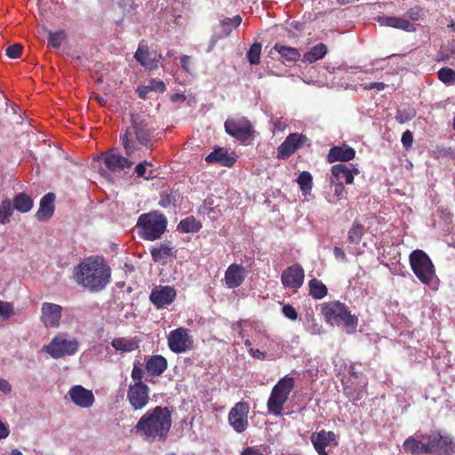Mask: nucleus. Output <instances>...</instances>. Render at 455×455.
<instances>
[{"label":"nucleus","mask_w":455,"mask_h":455,"mask_svg":"<svg viewBox=\"0 0 455 455\" xmlns=\"http://www.w3.org/2000/svg\"><path fill=\"white\" fill-rule=\"evenodd\" d=\"M422 439L427 441L430 454L451 455L455 452L454 438L449 435L435 430L422 435Z\"/></svg>","instance_id":"obj_8"},{"label":"nucleus","mask_w":455,"mask_h":455,"mask_svg":"<svg viewBox=\"0 0 455 455\" xmlns=\"http://www.w3.org/2000/svg\"><path fill=\"white\" fill-rule=\"evenodd\" d=\"M179 228L185 233L195 232L198 229L197 223L194 218L182 220L179 224Z\"/></svg>","instance_id":"obj_46"},{"label":"nucleus","mask_w":455,"mask_h":455,"mask_svg":"<svg viewBox=\"0 0 455 455\" xmlns=\"http://www.w3.org/2000/svg\"><path fill=\"white\" fill-rule=\"evenodd\" d=\"M78 350V342L76 339H68L61 335L55 336L45 351L52 358L58 359L65 355H72Z\"/></svg>","instance_id":"obj_11"},{"label":"nucleus","mask_w":455,"mask_h":455,"mask_svg":"<svg viewBox=\"0 0 455 455\" xmlns=\"http://www.w3.org/2000/svg\"><path fill=\"white\" fill-rule=\"evenodd\" d=\"M67 37L65 30L60 29L56 32L50 31L48 36V44L55 49H59L62 41Z\"/></svg>","instance_id":"obj_44"},{"label":"nucleus","mask_w":455,"mask_h":455,"mask_svg":"<svg viewBox=\"0 0 455 455\" xmlns=\"http://www.w3.org/2000/svg\"><path fill=\"white\" fill-rule=\"evenodd\" d=\"M364 234V226L359 220H355L347 232V241L353 244H359Z\"/></svg>","instance_id":"obj_37"},{"label":"nucleus","mask_w":455,"mask_h":455,"mask_svg":"<svg viewBox=\"0 0 455 455\" xmlns=\"http://www.w3.org/2000/svg\"><path fill=\"white\" fill-rule=\"evenodd\" d=\"M14 314L13 306L10 302L0 300V318L9 319Z\"/></svg>","instance_id":"obj_47"},{"label":"nucleus","mask_w":455,"mask_h":455,"mask_svg":"<svg viewBox=\"0 0 455 455\" xmlns=\"http://www.w3.org/2000/svg\"><path fill=\"white\" fill-rule=\"evenodd\" d=\"M205 161L208 164H219L221 166L232 167L236 161V156L234 153L228 154L227 148L219 147L205 157Z\"/></svg>","instance_id":"obj_21"},{"label":"nucleus","mask_w":455,"mask_h":455,"mask_svg":"<svg viewBox=\"0 0 455 455\" xmlns=\"http://www.w3.org/2000/svg\"><path fill=\"white\" fill-rule=\"evenodd\" d=\"M309 294L315 299H321L327 295V287L323 282L313 278L308 283Z\"/></svg>","instance_id":"obj_38"},{"label":"nucleus","mask_w":455,"mask_h":455,"mask_svg":"<svg viewBox=\"0 0 455 455\" xmlns=\"http://www.w3.org/2000/svg\"><path fill=\"white\" fill-rule=\"evenodd\" d=\"M349 374V377L342 381L344 394L350 401L356 402L361 400L365 393L366 378L363 373L356 372L354 366L350 367Z\"/></svg>","instance_id":"obj_9"},{"label":"nucleus","mask_w":455,"mask_h":455,"mask_svg":"<svg viewBox=\"0 0 455 455\" xmlns=\"http://www.w3.org/2000/svg\"><path fill=\"white\" fill-rule=\"evenodd\" d=\"M225 131L243 144L247 143L255 132L251 123L243 116L228 119L225 122Z\"/></svg>","instance_id":"obj_10"},{"label":"nucleus","mask_w":455,"mask_h":455,"mask_svg":"<svg viewBox=\"0 0 455 455\" xmlns=\"http://www.w3.org/2000/svg\"><path fill=\"white\" fill-rule=\"evenodd\" d=\"M249 354L253 357L260 360H265L267 358V353L260 351L258 348H250L248 350Z\"/></svg>","instance_id":"obj_55"},{"label":"nucleus","mask_w":455,"mask_h":455,"mask_svg":"<svg viewBox=\"0 0 455 455\" xmlns=\"http://www.w3.org/2000/svg\"><path fill=\"white\" fill-rule=\"evenodd\" d=\"M330 183L332 187H334V195L339 198L345 190V187L342 181H339L333 178H331Z\"/></svg>","instance_id":"obj_53"},{"label":"nucleus","mask_w":455,"mask_h":455,"mask_svg":"<svg viewBox=\"0 0 455 455\" xmlns=\"http://www.w3.org/2000/svg\"><path fill=\"white\" fill-rule=\"evenodd\" d=\"M386 87V84L384 83H379V82H375V83H371L368 86H367V89H376L378 91H382L384 90Z\"/></svg>","instance_id":"obj_61"},{"label":"nucleus","mask_w":455,"mask_h":455,"mask_svg":"<svg viewBox=\"0 0 455 455\" xmlns=\"http://www.w3.org/2000/svg\"><path fill=\"white\" fill-rule=\"evenodd\" d=\"M14 207L10 199H4L0 204V224L5 225L10 222L13 214Z\"/></svg>","instance_id":"obj_41"},{"label":"nucleus","mask_w":455,"mask_h":455,"mask_svg":"<svg viewBox=\"0 0 455 455\" xmlns=\"http://www.w3.org/2000/svg\"><path fill=\"white\" fill-rule=\"evenodd\" d=\"M22 48L20 44H12L6 48L5 54L11 59H17L20 56Z\"/></svg>","instance_id":"obj_50"},{"label":"nucleus","mask_w":455,"mask_h":455,"mask_svg":"<svg viewBox=\"0 0 455 455\" xmlns=\"http://www.w3.org/2000/svg\"><path fill=\"white\" fill-rule=\"evenodd\" d=\"M308 141V138L299 132L289 134L283 142L277 148V158L280 160L288 159L298 149L304 147Z\"/></svg>","instance_id":"obj_15"},{"label":"nucleus","mask_w":455,"mask_h":455,"mask_svg":"<svg viewBox=\"0 0 455 455\" xmlns=\"http://www.w3.org/2000/svg\"><path fill=\"white\" fill-rule=\"evenodd\" d=\"M147 166H152V164L148 161H143L142 163H140L135 167V172L138 177H143L148 180L149 179L152 178V171L150 172L148 176H146Z\"/></svg>","instance_id":"obj_49"},{"label":"nucleus","mask_w":455,"mask_h":455,"mask_svg":"<svg viewBox=\"0 0 455 455\" xmlns=\"http://www.w3.org/2000/svg\"><path fill=\"white\" fill-rule=\"evenodd\" d=\"M172 426V411L166 406L148 410L134 427L136 434L145 442L164 443Z\"/></svg>","instance_id":"obj_1"},{"label":"nucleus","mask_w":455,"mask_h":455,"mask_svg":"<svg viewBox=\"0 0 455 455\" xmlns=\"http://www.w3.org/2000/svg\"><path fill=\"white\" fill-rule=\"evenodd\" d=\"M132 135L135 136L138 142L145 147L151 145L152 132L148 124L138 117L132 116V125L121 136L123 146L125 149V154L132 156L137 150L132 140Z\"/></svg>","instance_id":"obj_3"},{"label":"nucleus","mask_w":455,"mask_h":455,"mask_svg":"<svg viewBox=\"0 0 455 455\" xmlns=\"http://www.w3.org/2000/svg\"><path fill=\"white\" fill-rule=\"evenodd\" d=\"M151 256L155 262L165 264L167 259L176 257L173 247L170 242H165L154 246L151 250Z\"/></svg>","instance_id":"obj_29"},{"label":"nucleus","mask_w":455,"mask_h":455,"mask_svg":"<svg viewBox=\"0 0 455 455\" xmlns=\"http://www.w3.org/2000/svg\"><path fill=\"white\" fill-rule=\"evenodd\" d=\"M321 312L325 321L331 325L346 326L355 330L358 325V318L351 315L347 307L338 300L329 301L322 305Z\"/></svg>","instance_id":"obj_4"},{"label":"nucleus","mask_w":455,"mask_h":455,"mask_svg":"<svg viewBox=\"0 0 455 455\" xmlns=\"http://www.w3.org/2000/svg\"><path fill=\"white\" fill-rule=\"evenodd\" d=\"M150 388L147 384L129 385L127 401L133 411L145 409L150 401Z\"/></svg>","instance_id":"obj_13"},{"label":"nucleus","mask_w":455,"mask_h":455,"mask_svg":"<svg viewBox=\"0 0 455 455\" xmlns=\"http://www.w3.org/2000/svg\"><path fill=\"white\" fill-rule=\"evenodd\" d=\"M402 144L405 149H409L412 146L413 135L409 130L405 131L401 139Z\"/></svg>","instance_id":"obj_52"},{"label":"nucleus","mask_w":455,"mask_h":455,"mask_svg":"<svg viewBox=\"0 0 455 455\" xmlns=\"http://www.w3.org/2000/svg\"><path fill=\"white\" fill-rule=\"evenodd\" d=\"M111 269L103 258L88 257L74 268L76 282L92 292L103 290L110 282Z\"/></svg>","instance_id":"obj_2"},{"label":"nucleus","mask_w":455,"mask_h":455,"mask_svg":"<svg viewBox=\"0 0 455 455\" xmlns=\"http://www.w3.org/2000/svg\"><path fill=\"white\" fill-rule=\"evenodd\" d=\"M240 455H264L259 449L255 447H247L243 449Z\"/></svg>","instance_id":"obj_59"},{"label":"nucleus","mask_w":455,"mask_h":455,"mask_svg":"<svg viewBox=\"0 0 455 455\" xmlns=\"http://www.w3.org/2000/svg\"><path fill=\"white\" fill-rule=\"evenodd\" d=\"M62 307L60 305L44 302L41 307L40 321L46 328H58L60 325Z\"/></svg>","instance_id":"obj_16"},{"label":"nucleus","mask_w":455,"mask_h":455,"mask_svg":"<svg viewBox=\"0 0 455 455\" xmlns=\"http://www.w3.org/2000/svg\"><path fill=\"white\" fill-rule=\"evenodd\" d=\"M249 403L246 402L236 403L229 411L228 422L237 433L244 432L248 426Z\"/></svg>","instance_id":"obj_12"},{"label":"nucleus","mask_w":455,"mask_h":455,"mask_svg":"<svg viewBox=\"0 0 455 455\" xmlns=\"http://www.w3.org/2000/svg\"><path fill=\"white\" fill-rule=\"evenodd\" d=\"M262 45L260 43H254L251 45L248 52L247 59L251 65H258L260 62Z\"/></svg>","instance_id":"obj_42"},{"label":"nucleus","mask_w":455,"mask_h":455,"mask_svg":"<svg viewBox=\"0 0 455 455\" xmlns=\"http://www.w3.org/2000/svg\"><path fill=\"white\" fill-rule=\"evenodd\" d=\"M166 219L161 214L144 213L139 217L137 228L142 238L154 241L161 237L166 229Z\"/></svg>","instance_id":"obj_7"},{"label":"nucleus","mask_w":455,"mask_h":455,"mask_svg":"<svg viewBox=\"0 0 455 455\" xmlns=\"http://www.w3.org/2000/svg\"><path fill=\"white\" fill-rule=\"evenodd\" d=\"M274 50H275L285 61L295 62L300 59V52L297 48L275 44Z\"/></svg>","instance_id":"obj_36"},{"label":"nucleus","mask_w":455,"mask_h":455,"mask_svg":"<svg viewBox=\"0 0 455 455\" xmlns=\"http://www.w3.org/2000/svg\"><path fill=\"white\" fill-rule=\"evenodd\" d=\"M166 90L165 84L161 80L152 79L147 85H140L137 88L136 92L139 97L142 100H146L149 92H164Z\"/></svg>","instance_id":"obj_34"},{"label":"nucleus","mask_w":455,"mask_h":455,"mask_svg":"<svg viewBox=\"0 0 455 455\" xmlns=\"http://www.w3.org/2000/svg\"><path fill=\"white\" fill-rule=\"evenodd\" d=\"M167 369V360L160 355H152L146 363V370L152 376H160Z\"/></svg>","instance_id":"obj_31"},{"label":"nucleus","mask_w":455,"mask_h":455,"mask_svg":"<svg viewBox=\"0 0 455 455\" xmlns=\"http://www.w3.org/2000/svg\"><path fill=\"white\" fill-rule=\"evenodd\" d=\"M333 254L335 258L340 261H345L347 259L346 253L344 250L339 246H335L333 249Z\"/></svg>","instance_id":"obj_57"},{"label":"nucleus","mask_w":455,"mask_h":455,"mask_svg":"<svg viewBox=\"0 0 455 455\" xmlns=\"http://www.w3.org/2000/svg\"><path fill=\"white\" fill-rule=\"evenodd\" d=\"M68 395L71 401L82 408H90L95 401L92 392L81 385L72 387L68 391Z\"/></svg>","instance_id":"obj_19"},{"label":"nucleus","mask_w":455,"mask_h":455,"mask_svg":"<svg viewBox=\"0 0 455 455\" xmlns=\"http://www.w3.org/2000/svg\"><path fill=\"white\" fill-rule=\"evenodd\" d=\"M416 110L412 107H408L403 109L397 110L395 114V120L399 124H405L416 116Z\"/></svg>","instance_id":"obj_43"},{"label":"nucleus","mask_w":455,"mask_h":455,"mask_svg":"<svg viewBox=\"0 0 455 455\" xmlns=\"http://www.w3.org/2000/svg\"><path fill=\"white\" fill-rule=\"evenodd\" d=\"M54 200H55V195L51 192L47 193L41 198L39 209L36 212V218L39 221H46L53 215Z\"/></svg>","instance_id":"obj_27"},{"label":"nucleus","mask_w":455,"mask_h":455,"mask_svg":"<svg viewBox=\"0 0 455 455\" xmlns=\"http://www.w3.org/2000/svg\"><path fill=\"white\" fill-rule=\"evenodd\" d=\"M283 315L292 321H295L298 318V312L295 307L290 304L283 305L282 307Z\"/></svg>","instance_id":"obj_51"},{"label":"nucleus","mask_w":455,"mask_h":455,"mask_svg":"<svg viewBox=\"0 0 455 455\" xmlns=\"http://www.w3.org/2000/svg\"><path fill=\"white\" fill-rule=\"evenodd\" d=\"M310 440L316 452L319 455H328L325 448L331 443L336 441V435L332 431H325L324 429L313 433Z\"/></svg>","instance_id":"obj_22"},{"label":"nucleus","mask_w":455,"mask_h":455,"mask_svg":"<svg viewBox=\"0 0 455 455\" xmlns=\"http://www.w3.org/2000/svg\"><path fill=\"white\" fill-rule=\"evenodd\" d=\"M131 376H132V378L134 382L131 383L130 385L145 384L143 382L144 371H143V370L138 364L135 363L133 365Z\"/></svg>","instance_id":"obj_48"},{"label":"nucleus","mask_w":455,"mask_h":455,"mask_svg":"<svg viewBox=\"0 0 455 455\" xmlns=\"http://www.w3.org/2000/svg\"><path fill=\"white\" fill-rule=\"evenodd\" d=\"M177 292L173 287L159 286L151 291L149 299L157 308H164L174 301Z\"/></svg>","instance_id":"obj_18"},{"label":"nucleus","mask_w":455,"mask_h":455,"mask_svg":"<svg viewBox=\"0 0 455 455\" xmlns=\"http://www.w3.org/2000/svg\"><path fill=\"white\" fill-rule=\"evenodd\" d=\"M134 57L141 66L147 69L153 70L158 67V60L161 55H157L156 52H150L148 46L140 44Z\"/></svg>","instance_id":"obj_23"},{"label":"nucleus","mask_w":455,"mask_h":455,"mask_svg":"<svg viewBox=\"0 0 455 455\" xmlns=\"http://www.w3.org/2000/svg\"><path fill=\"white\" fill-rule=\"evenodd\" d=\"M358 173L359 171L357 168L349 169L344 164H338L331 167V178L339 181H342V180H344L347 184H352L354 181V176Z\"/></svg>","instance_id":"obj_30"},{"label":"nucleus","mask_w":455,"mask_h":455,"mask_svg":"<svg viewBox=\"0 0 455 455\" xmlns=\"http://www.w3.org/2000/svg\"><path fill=\"white\" fill-rule=\"evenodd\" d=\"M355 156V149L344 144L342 146H333L331 148L327 155V161L330 164L334 162H348L354 159Z\"/></svg>","instance_id":"obj_25"},{"label":"nucleus","mask_w":455,"mask_h":455,"mask_svg":"<svg viewBox=\"0 0 455 455\" xmlns=\"http://www.w3.org/2000/svg\"><path fill=\"white\" fill-rule=\"evenodd\" d=\"M409 262L412 272L423 284L429 285L437 278L435 266L424 251H412L409 256Z\"/></svg>","instance_id":"obj_6"},{"label":"nucleus","mask_w":455,"mask_h":455,"mask_svg":"<svg viewBox=\"0 0 455 455\" xmlns=\"http://www.w3.org/2000/svg\"><path fill=\"white\" fill-rule=\"evenodd\" d=\"M180 63L182 68L188 73H191V58L188 55H183L180 58Z\"/></svg>","instance_id":"obj_56"},{"label":"nucleus","mask_w":455,"mask_h":455,"mask_svg":"<svg viewBox=\"0 0 455 455\" xmlns=\"http://www.w3.org/2000/svg\"><path fill=\"white\" fill-rule=\"evenodd\" d=\"M327 52V46L323 43H318L304 54L301 60L303 63L312 64L323 59Z\"/></svg>","instance_id":"obj_33"},{"label":"nucleus","mask_w":455,"mask_h":455,"mask_svg":"<svg viewBox=\"0 0 455 455\" xmlns=\"http://www.w3.org/2000/svg\"><path fill=\"white\" fill-rule=\"evenodd\" d=\"M294 384V378L286 375L274 386L267 403V411L270 414L275 416L282 414L283 405L288 400Z\"/></svg>","instance_id":"obj_5"},{"label":"nucleus","mask_w":455,"mask_h":455,"mask_svg":"<svg viewBox=\"0 0 455 455\" xmlns=\"http://www.w3.org/2000/svg\"><path fill=\"white\" fill-rule=\"evenodd\" d=\"M245 268L236 263H233L227 268L225 272V283L228 288L235 289L239 287L246 277Z\"/></svg>","instance_id":"obj_20"},{"label":"nucleus","mask_w":455,"mask_h":455,"mask_svg":"<svg viewBox=\"0 0 455 455\" xmlns=\"http://www.w3.org/2000/svg\"><path fill=\"white\" fill-rule=\"evenodd\" d=\"M104 164L111 172H119L132 165V162L119 154L107 152L104 155Z\"/></svg>","instance_id":"obj_26"},{"label":"nucleus","mask_w":455,"mask_h":455,"mask_svg":"<svg viewBox=\"0 0 455 455\" xmlns=\"http://www.w3.org/2000/svg\"><path fill=\"white\" fill-rule=\"evenodd\" d=\"M281 281L285 288L297 291L304 281V270L299 264H294L284 269L281 275Z\"/></svg>","instance_id":"obj_17"},{"label":"nucleus","mask_w":455,"mask_h":455,"mask_svg":"<svg viewBox=\"0 0 455 455\" xmlns=\"http://www.w3.org/2000/svg\"><path fill=\"white\" fill-rule=\"evenodd\" d=\"M422 15V9L419 6L411 7L407 11V16L411 20H419Z\"/></svg>","instance_id":"obj_54"},{"label":"nucleus","mask_w":455,"mask_h":455,"mask_svg":"<svg viewBox=\"0 0 455 455\" xmlns=\"http://www.w3.org/2000/svg\"><path fill=\"white\" fill-rule=\"evenodd\" d=\"M242 22V17L240 15H235L234 18H226L220 21V28L221 29V35L212 39L213 42H216L220 37L228 36L231 32V28H226L227 24H232L234 28H237L240 26Z\"/></svg>","instance_id":"obj_39"},{"label":"nucleus","mask_w":455,"mask_h":455,"mask_svg":"<svg viewBox=\"0 0 455 455\" xmlns=\"http://www.w3.org/2000/svg\"><path fill=\"white\" fill-rule=\"evenodd\" d=\"M10 434L8 427L0 420V439L6 438Z\"/></svg>","instance_id":"obj_60"},{"label":"nucleus","mask_w":455,"mask_h":455,"mask_svg":"<svg viewBox=\"0 0 455 455\" xmlns=\"http://www.w3.org/2000/svg\"><path fill=\"white\" fill-rule=\"evenodd\" d=\"M403 449L411 455L428 454L429 447L427 441L422 439V435L409 436L403 443Z\"/></svg>","instance_id":"obj_24"},{"label":"nucleus","mask_w":455,"mask_h":455,"mask_svg":"<svg viewBox=\"0 0 455 455\" xmlns=\"http://www.w3.org/2000/svg\"><path fill=\"white\" fill-rule=\"evenodd\" d=\"M171 100L172 102L184 101L185 96L183 94L175 93V94L172 95Z\"/></svg>","instance_id":"obj_62"},{"label":"nucleus","mask_w":455,"mask_h":455,"mask_svg":"<svg viewBox=\"0 0 455 455\" xmlns=\"http://www.w3.org/2000/svg\"><path fill=\"white\" fill-rule=\"evenodd\" d=\"M140 340L134 338H115L111 341V346L116 349V351H120L122 353H128L134 351L139 348Z\"/></svg>","instance_id":"obj_32"},{"label":"nucleus","mask_w":455,"mask_h":455,"mask_svg":"<svg viewBox=\"0 0 455 455\" xmlns=\"http://www.w3.org/2000/svg\"><path fill=\"white\" fill-rule=\"evenodd\" d=\"M438 79L446 84L455 82V71L450 68H442L437 72Z\"/></svg>","instance_id":"obj_45"},{"label":"nucleus","mask_w":455,"mask_h":455,"mask_svg":"<svg viewBox=\"0 0 455 455\" xmlns=\"http://www.w3.org/2000/svg\"><path fill=\"white\" fill-rule=\"evenodd\" d=\"M291 26L296 29V30H300L301 29V23H299V21H292L291 23Z\"/></svg>","instance_id":"obj_64"},{"label":"nucleus","mask_w":455,"mask_h":455,"mask_svg":"<svg viewBox=\"0 0 455 455\" xmlns=\"http://www.w3.org/2000/svg\"><path fill=\"white\" fill-rule=\"evenodd\" d=\"M34 205L30 196L24 192L17 194L13 198V207L21 213L28 212Z\"/></svg>","instance_id":"obj_35"},{"label":"nucleus","mask_w":455,"mask_h":455,"mask_svg":"<svg viewBox=\"0 0 455 455\" xmlns=\"http://www.w3.org/2000/svg\"><path fill=\"white\" fill-rule=\"evenodd\" d=\"M167 341L169 348L176 354L189 350L193 345L189 331L184 327L172 331L167 336Z\"/></svg>","instance_id":"obj_14"},{"label":"nucleus","mask_w":455,"mask_h":455,"mask_svg":"<svg viewBox=\"0 0 455 455\" xmlns=\"http://www.w3.org/2000/svg\"><path fill=\"white\" fill-rule=\"evenodd\" d=\"M0 391L7 395L12 392L11 384L4 379H0Z\"/></svg>","instance_id":"obj_58"},{"label":"nucleus","mask_w":455,"mask_h":455,"mask_svg":"<svg viewBox=\"0 0 455 455\" xmlns=\"http://www.w3.org/2000/svg\"><path fill=\"white\" fill-rule=\"evenodd\" d=\"M376 20L380 26L399 28L407 32H412L416 30L413 23L399 17L378 16Z\"/></svg>","instance_id":"obj_28"},{"label":"nucleus","mask_w":455,"mask_h":455,"mask_svg":"<svg viewBox=\"0 0 455 455\" xmlns=\"http://www.w3.org/2000/svg\"><path fill=\"white\" fill-rule=\"evenodd\" d=\"M297 182L303 195H307L313 188V177L309 172L304 171L299 173Z\"/></svg>","instance_id":"obj_40"},{"label":"nucleus","mask_w":455,"mask_h":455,"mask_svg":"<svg viewBox=\"0 0 455 455\" xmlns=\"http://www.w3.org/2000/svg\"><path fill=\"white\" fill-rule=\"evenodd\" d=\"M94 98H95V100H98V102H99L100 105H102V106L106 105L107 100H106V99H105L103 96H100V95H99V94H96Z\"/></svg>","instance_id":"obj_63"}]
</instances>
